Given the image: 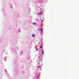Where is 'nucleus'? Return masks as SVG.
Segmentation results:
<instances>
[{
	"instance_id": "nucleus-1",
	"label": "nucleus",
	"mask_w": 79,
	"mask_h": 79,
	"mask_svg": "<svg viewBox=\"0 0 79 79\" xmlns=\"http://www.w3.org/2000/svg\"><path fill=\"white\" fill-rule=\"evenodd\" d=\"M42 12H41L40 13H39L38 14V15H42Z\"/></svg>"
},
{
	"instance_id": "nucleus-4",
	"label": "nucleus",
	"mask_w": 79,
	"mask_h": 79,
	"mask_svg": "<svg viewBox=\"0 0 79 79\" xmlns=\"http://www.w3.org/2000/svg\"><path fill=\"white\" fill-rule=\"evenodd\" d=\"M40 48H42V46H40Z\"/></svg>"
},
{
	"instance_id": "nucleus-2",
	"label": "nucleus",
	"mask_w": 79,
	"mask_h": 79,
	"mask_svg": "<svg viewBox=\"0 0 79 79\" xmlns=\"http://www.w3.org/2000/svg\"><path fill=\"white\" fill-rule=\"evenodd\" d=\"M40 30L42 32H43V31H42V29L41 28L40 29Z\"/></svg>"
},
{
	"instance_id": "nucleus-3",
	"label": "nucleus",
	"mask_w": 79,
	"mask_h": 79,
	"mask_svg": "<svg viewBox=\"0 0 79 79\" xmlns=\"http://www.w3.org/2000/svg\"><path fill=\"white\" fill-rule=\"evenodd\" d=\"M35 36V35L33 34V35H32V37H34Z\"/></svg>"
},
{
	"instance_id": "nucleus-6",
	"label": "nucleus",
	"mask_w": 79,
	"mask_h": 79,
	"mask_svg": "<svg viewBox=\"0 0 79 79\" xmlns=\"http://www.w3.org/2000/svg\"><path fill=\"white\" fill-rule=\"evenodd\" d=\"M33 24H34V25H35V23H33Z\"/></svg>"
},
{
	"instance_id": "nucleus-5",
	"label": "nucleus",
	"mask_w": 79,
	"mask_h": 79,
	"mask_svg": "<svg viewBox=\"0 0 79 79\" xmlns=\"http://www.w3.org/2000/svg\"><path fill=\"white\" fill-rule=\"evenodd\" d=\"M42 52L43 55L44 54V52H43V51H42Z\"/></svg>"
}]
</instances>
